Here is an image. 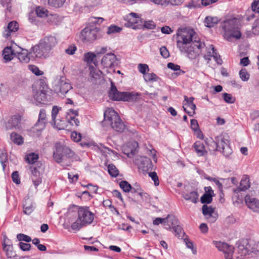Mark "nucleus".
<instances>
[{
    "label": "nucleus",
    "mask_w": 259,
    "mask_h": 259,
    "mask_svg": "<svg viewBox=\"0 0 259 259\" xmlns=\"http://www.w3.org/2000/svg\"><path fill=\"white\" fill-rule=\"evenodd\" d=\"M202 210L203 214L207 217L209 222L213 223L216 221L217 218L215 216L214 209L212 207L204 204L202 206Z\"/></svg>",
    "instance_id": "22"
},
{
    "label": "nucleus",
    "mask_w": 259,
    "mask_h": 259,
    "mask_svg": "<svg viewBox=\"0 0 259 259\" xmlns=\"http://www.w3.org/2000/svg\"><path fill=\"white\" fill-rule=\"evenodd\" d=\"M57 44L55 37L53 36H46L41 39L39 43L31 48L30 53L31 57L37 59H46L49 57L51 50Z\"/></svg>",
    "instance_id": "2"
},
{
    "label": "nucleus",
    "mask_w": 259,
    "mask_h": 259,
    "mask_svg": "<svg viewBox=\"0 0 259 259\" xmlns=\"http://www.w3.org/2000/svg\"><path fill=\"white\" fill-rule=\"evenodd\" d=\"M66 0H48L49 5L55 8L62 7Z\"/></svg>",
    "instance_id": "41"
},
{
    "label": "nucleus",
    "mask_w": 259,
    "mask_h": 259,
    "mask_svg": "<svg viewBox=\"0 0 259 259\" xmlns=\"http://www.w3.org/2000/svg\"><path fill=\"white\" fill-rule=\"evenodd\" d=\"M138 69L139 71L144 76L147 73L146 72L149 70V66L146 64H139L138 65Z\"/></svg>",
    "instance_id": "52"
},
{
    "label": "nucleus",
    "mask_w": 259,
    "mask_h": 259,
    "mask_svg": "<svg viewBox=\"0 0 259 259\" xmlns=\"http://www.w3.org/2000/svg\"><path fill=\"white\" fill-rule=\"evenodd\" d=\"M101 64L105 68H111L114 67L118 65L116 56L113 53H108L103 57Z\"/></svg>",
    "instance_id": "16"
},
{
    "label": "nucleus",
    "mask_w": 259,
    "mask_h": 259,
    "mask_svg": "<svg viewBox=\"0 0 259 259\" xmlns=\"http://www.w3.org/2000/svg\"><path fill=\"white\" fill-rule=\"evenodd\" d=\"M212 243L219 251H222L226 259H233L234 247L222 241H213Z\"/></svg>",
    "instance_id": "14"
},
{
    "label": "nucleus",
    "mask_w": 259,
    "mask_h": 259,
    "mask_svg": "<svg viewBox=\"0 0 259 259\" xmlns=\"http://www.w3.org/2000/svg\"><path fill=\"white\" fill-rule=\"evenodd\" d=\"M35 204L29 197L25 198L23 203V212L26 214H30L35 208Z\"/></svg>",
    "instance_id": "23"
},
{
    "label": "nucleus",
    "mask_w": 259,
    "mask_h": 259,
    "mask_svg": "<svg viewBox=\"0 0 259 259\" xmlns=\"http://www.w3.org/2000/svg\"><path fill=\"white\" fill-rule=\"evenodd\" d=\"M130 191L132 193H137L139 195L140 193L142 191V189L140 184L136 183L133 186H132V189Z\"/></svg>",
    "instance_id": "57"
},
{
    "label": "nucleus",
    "mask_w": 259,
    "mask_h": 259,
    "mask_svg": "<svg viewBox=\"0 0 259 259\" xmlns=\"http://www.w3.org/2000/svg\"><path fill=\"white\" fill-rule=\"evenodd\" d=\"M1 4L7 8V10L10 12L12 7L11 0H1Z\"/></svg>",
    "instance_id": "60"
},
{
    "label": "nucleus",
    "mask_w": 259,
    "mask_h": 259,
    "mask_svg": "<svg viewBox=\"0 0 259 259\" xmlns=\"http://www.w3.org/2000/svg\"><path fill=\"white\" fill-rule=\"evenodd\" d=\"M119 186L124 192H130L132 189V185L126 181H121Z\"/></svg>",
    "instance_id": "46"
},
{
    "label": "nucleus",
    "mask_w": 259,
    "mask_h": 259,
    "mask_svg": "<svg viewBox=\"0 0 259 259\" xmlns=\"http://www.w3.org/2000/svg\"><path fill=\"white\" fill-rule=\"evenodd\" d=\"M220 20L217 17L207 16L204 19L205 26L208 28L213 27L217 25Z\"/></svg>",
    "instance_id": "29"
},
{
    "label": "nucleus",
    "mask_w": 259,
    "mask_h": 259,
    "mask_svg": "<svg viewBox=\"0 0 259 259\" xmlns=\"http://www.w3.org/2000/svg\"><path fill=\"white\" fill-rule=\"evenodd\" d=\"M72 89L69 80L65 76L60 77L54 86V91L59 96L64 95Z\"/></svg>",
    "instance_id": "11"
},
{
    "label": "nucleus",
    "mask_w": 259,
    "mask_h": 259,
    "mask_svg": "<svg viewBox=\"0 0 259 259\" xmlns=\"http://www.w3.org/2000/svg\"><path fill=\"white\" fill-rule=\"evenodd\" d=\"M160 52L161 55L164 58H167L169 56V52L165 47H162L160 48Z\"/></svg>",
    "instance_id": "62"
},
{
    "label": "nucleus",
    "mask_w": 259,
    "mask_h": 259,
    "mask_svg": "<svg viewBox=\"0 0 259 259\" xmlns=\"http://www.w3.org/2000/svg\"><path fill=\"white\" fill-rule=\"evenodd\" d=\"M144 79L146 82H155L158 80L159 77L154 73H147L144 76Z\"/></svg>",
    "instance_id": "37"
},
{
    "label": "nucleus",
    "mask_w": 259,
    "mask_h": 259,
    "mask_svg": "<svg viewBox=\"0 0 259 259\" xmlns=\"http://www.w3.org/2000/svg\"><path fill=\"white\" fill-rule=\"evenodd\" d=\"M208 145L213 151L222 152L226 157H229L233 152L230 146L229 136L226 134L215 137L211 140V144Z\"/></svg>",
    "instance_id": "4"
},
{
    "label": "nucleus",
    "mask_w": 259,
    "mask_h": 259,
    "mask_svg": "<svg viewBox=\"0 0 259 259\" xmlns=\"http://www.w3.org/2000/svg\"><path fill=\"white\" fill-rule=\"evenodd\" d=\"M8 239L4 238L3 243L4 250L6 252V254L9 259H16V252L14 249V247L12 244H9Z\"/></svg>",
    "instance_id": "19"
},
{
    "label": "nucleus",
    "mask_w": 259,
    "mask_h": 259,
    "mask_svg": "<svg viewBox=\"0 0 259 259\" xmlns=\"http://www.w3.org/2000/svg\"><path fill=\"white\" fill-rule=\"evenodd\" d=\"M47 122L46 111L45 109H41L39 111L37 121L32 127L33 131L34 132L35 131L37 132H41L46 127Z\"/></svg>",
    "instance_id": "15"
},
{
    "label": "nucleus",
    "mask_w": 259,
    "mask_h": 259,
    "mask_svg": "<svg viewBox=\"0 0 259 259\" xmlns=\"http://www.w3.org/2000/svg\"><path fill=\"white\" fill-rule=\"evenodd\" d=\"M250 186L249 177L247 176L243 177L241 180L239 186L238 188L239 191H244L248 189Z\"/></svg>",
    "instance_id": "30"
},
{
    "label": "nucleus",
    "mask_w": 259,
    "mask_h": 259,
    "mask_svg": "<svg viewBox=\"0 0 259 259\" xmlns=\"http://www.w3.org/2000/svg\"><path fill=\"white\" fill-rule=\"evenodd\" d=\"M11 45L16 44L14 40H11ZM2 56L4 59V63H8L12 60L16 56V53L14 50L12 49V46H7L3 50Z\"/></svg>",
    "instance_id": "17"
},
{
    "label": "nucleus",
    "mask_w": 259,
    "mask_h": 259,
    "mask_svg": "<svg viewBox=\"0 0 259 259\" xmlns=\"http://www.w3.org/2000/svg\"><path fill=\"white\" fill-rule=\"evenodd\" d=\"M245 202L249 208L254 212H259V200L246 195L245 197Z\"/></svg>",
    "instance_id": "20"
},
{
    "label": "nucleus",
    "mask_w": 259,
    "mask_h": 259,
    "mask_svg": "<svg viewBox=\"0 0 259 259\" xmlns=\"http://www.w3.org/2000/svg\"><path fill=\"white\" fill-rule=\"evenodd\" d=\"M39 156L37 154L32 152L28 154L26 157V161L29 164H34L38 160Z\"/></svg>",
    "instance_id": "35"
},
{
    "label": "nucleus",
    "mask_w": 259,
    "mask_h": 259,
    "mask_svg": "<svg viewBox=\"0 0 259 259\" xmlns=\"http://www.w3.org/2000/svg\"><path fill=\"white\" fill-rule=\"evenodd\" d=\"M144 26L146 28L153 29L155 28L156 24L153 21H147L145 22Z\"/></svg>",
    "instance_id": "63"
},
{
    "label": "nucleus",
    "mask_w": 259,
    "mask_h": 259,
    "mask_svg": "<svg viewBox=\"0 0 259 259\" xmlns=\"http://www.w3.org/2000/svg\"><path fill=\"white\" fill-rule=\"evenodd\" d=\"M108 171L112 177L116 178L119 175V171L113 164H110L108 165Z\"/></svg>",
    "instance_id": "39"
},
{
    "label": "nucleus",
    "mask_w": 259,
    "mask_h": 259,
    "mask_svg": "<svg viewBox=\"0 0 259 259\" xmlns=\"http://www.w3.org/2000/svg\"><path fill=\"white\" fill-rule=\"evenodd\" d=\"M184 241L186 244V245L188 248H190L191 249L193 254H196L197 253V249L196 248L194 247V244L192 241H190L189 238H188V236H186V237L184 238Z\"/></svg>",
    "instance_id": "47"
},
{
    "label": "nucleus",
    "mask_w": 259,
    "mask_h": 259,
    "mask_svg": "<svg viewBox=\"0 0 259 259\" xmlns=\"http://www.w3.org/2000/svg\"><path fill=\"white\" fill-rule=\"evenodd\" d=\"M205 179L207 180H209L210 181H211L212 182H214L218 186V188L220 191L221 193H222L223 194V185L222 183H221L219 180H218L217 179L215 178H211L210 177H206Z\"/></svg>",
    "instance_id": "50"
},
{
    "label": "nucleus",
    "mask_w": 259,
    "mask_h": 259,
    "mask_svg": "<svg viewBox=\"0 0 259 259\" xmlns=\"http://www.w3.org/2000/svg\"><path fill=\"white\" fill-rule=\"evenodd\" d=\"M16 32V21L10 22L3 33V36L7 39H10L11 33Z\"/></svg>",
    "instance_id": "26"
},
{
    "label": "nucleus",
    "mask_w": 259,
    "mask_h": 259,
    "mask_svg": "<svg viewBox=\"0 0 259 259\" xmlns=\"http://www.w3.org/2000/svg\"><path fill=\"white\" fill-rule=\"evenodd\" d=\"M17 240L20 242L25 241L26 242L29 243L31 241L32 239L28 235L22 233H20L17 234Z\"/></svg>",
    "instance_id": "51"
},
{
    "label": "nucleus",
    "mask_w": 259,
    "mask_h": 259,
    "mask_svg": "<svg viewBox=\"0 0 259 259\" xmlns=\"http://www.w3.org/2000/svg\"><path fill=\"white\" fill-rule=\"evenodd\" d=\"M122 28L117 25L112 24L108 28L107 33L109 35L119 33L122 30Z\"/></svg>",
    "instance_id": "45"
},
{
    "label": "nucleus",
    "mask_w": 259,
    "mask_h": 259,
    "mask_svg": "<svg viewBox=\"0 0 259 259\" xmlns=\"http://www.w3.org/2000/svg\"><path fill=\"white\" fill-rule=\"evenodd\" d=\"M51 92L47 85L42 87V89L37 91L34 95V98L36 102L46 104L51 100Z\"/></svg>",
    "instance_id": "12"
},
{
    "label": "nucleus",
    "mask_w": 259,
    "mask_h": 259,
    "mask_svg": "<svg viewBox=\"0 0 259 259\" xmlns=\"http://www.w3.org/2000/svg\"><path fill=\"white\" fill-rule=\"evenodd\" d=\"M72 207L77 208L78 217L71 227H83L90 225L94 220V213L88 206H78L72 205Z\"/></svg>",
    "instance_id": "7"
},
{
    "label": "nucleus",
    "mask_w": 259,
    "mask_h": 259,
    "mask_svg": "<svg viewBox=\"0 0 259 259\" xmlns=\"http://www.w3.org/2000/svg\"><path fill=\"white\" fill-rule=\"evenodd\" d=\"M8 161L7 153L5 150H0V162L3 166V169L5 170L7 165L6 162Z\"/></svg>",
    "instance_id": "38"
},
{
    "label": "nucleus",
    "mask_w": 259,
    "mask_h": 259,
    "mask_svg": "<svg viewBox=\"0 0 259 259\" xmlns=\"http://www.w3.org/2000/svg\"><path fill=\"white\" fill-rule=\"evenodd\" d=\"M128 22L132 24H136L138 22V21L140 19V17L138 16V15L135 13H131L129 14L127 17Z\"/></svg>",
    "instance_id": "48"
},
{
    "label": "nucleus",
    "mask_w": 259,
    "mask_h": 259,
    "mask_svg": "<svg viewBox=\"0 0 259 259\" xmlns=\"http://www.w3.org/2000/svg\"><path fill=\"white\" fill-rule=\"evenodd\" d=\"M74 153L68 147L61 145L60 143H56L54 146L53 151V158L58 163H63L65 160L68 159V163L67 166H70Z\"/></svg>",
    "instance_id": "6"
},
{
    "label": "nucleus",
    "mask_w": 259,
    "mask_h": 259,
    "mask_svg": "<svg viewBox=\"0 0 259 259\" xmlns=\"http://www.w3.org/2000/svg\"><path fill=\"white\" fill-rule=\"evenodd\" d=\"M28 67L29 69L37 76L41 75L44 73L42 71L39 70L38 67L35 65H30Z\"/></svg>",
    "instance_id": "55"
},
{
    "label": "nucleus",
    "mask_w": 259,
    "mask_h": 259,
    "mask_svg": "<svg viewBox=\"0 0 259 259\" xmlns=\"http://www.w3.org/2000/svg\"><path fill=\"white\" fill-rule=\"evenodd\" d=\"M96 55L92 52H88L85 53L84 55V61L87 62L88 63H94V64L96 65L94 61Z\"/></svg>",
    "instance_id": "43"
},
{
    "label": "nucleus",
    "mask_w": 259,
    "mask_h": 259,
    "mask_svg": "<svg viewBox=\"0 0 259 259\" xmlns=\"http://www.w3.org/2000/svg\"><path fill=\"white\" fill-rule=\"evenodd\" d=\"M102 72L97 70L94 67L90 68V76L91 77L92 81H93V79L97 80L100 78Z\"/></svg>",
    "instance_id": "42"
},
{
    "label": "nucleus",
    "mask_w": 259,
    "mask_h": 259,
    "mask_svg": "<svg viewBox=\"0 0 259 259\" xmlns=\"http://www.w3.org/2000/svg\"><path fill=\"white\" fill-rule=\"evenodd\" d=\"M78 116V110H75L72 109L69 110L66 116L68 122L72 125L76 127L79 125L80 121L76 116Z\"/></svg>",
    "instance_id": "21"
},
{
    "label": "nucleus",
    "mask_w": 259,
    "mask_h": 259,
    "mask_svg": "<svg viewBox=\"0 0 259 259\" xmlns=\"http://www.w3.org/2000/svg\"><path fill=\"white\" fill-rule=\"evenodd\" d=\"M16 127V115H13L6 123L7 130H12Z\"/></svg>",
    "instance_id": "36"
},
{
    "label": "nucleus",
    "mask_w": 259,
    "mask_h": 259,
    "mask_svg": "<svg viewBox=\"0 0 259 259\" xmlns=\"http://www.w3.org/2000/svg\"><path fill=\"white\" fill-rule=\"evenodd\" d=\"M224 100L227 103L232 104L235 102V99L232 96L228 93H224L223 94Z\"/></svg>",
    "instance_id": "54"
},
{
    "label": "nucleus",
    "mask_w": 259,
    "mask_h": 259,
    "mask_svg": "<svg viewBox=\"0 0 259 259\" xmlns=\"http://www.w3.org/2000/svg\"><path fill=\"white\" fill-rule=\"evenodd\" d=\"M182 196L186 200L190 201L193 203H196L198 202L199 195L196 191H192L190 192H184Z\"/></svg>",
    "instance_id": "27"
},
{
    "label": "nucleus",
    "mask_w": 259,
    "mask_h": 259,
    "mask_svg": "<svg viewBox=\"0 0 259 259\" xmlns=\"http://www.w3.org/2000/svg\"><path fill=\"white\" fill-rule=\"evenodd\" d=\"M20 248L24 251H29L31 249V245L29 243H24L23 242H20L18 244Z\"/></svg>",
    "instance_id": "56"
},
{
    "label": "nucleus",
    "mask_w": 259,
    "mask_h": 259,
    "mask_svg": "<svg viewBox=\"0 0 259 259\" xmlns=\"http://www.w3.org/2000/svg\"><path fill=\"white\" fill-rule=\"evenodd\" d=\"M100 28L91 26L84 28L81 31L80 38L83 42H92L98 37V33Z\"/></svg>",
    "instance_id": "10"
},
{
    "label": "nucleus",
    "mask_w": 259,
    "mask_h": 259,
    "mask_svg": "<svg viewBox=\"0 0 259 259\" xmlns=\"http://www.w3.org/2000/svg\"><path fill=\"white\" fill-rule=\"evenodd\" d=\"M193 147L198 156H204L207 154L204 144L200 141H196L193 144Z\"/></svg>",
    "instance_id": "24"
},
{
    "label": "nucleus",
    "mask_w": 259,
    "mask_h": 259,
    "mask_svg": "<svg viewBox=\"0 0 259 259\" xmlns=\"http://www.w3.org/2000/svg\"><path fill=\"white\" fill-rule=\"evenodd\" d=\"M210 47H211L212 57L218 64L221 65L223 63V61L220 55L217 53V50L214 49V47L212 45H210Z\"/></svg>",
    "instance_id": "44"
},
{
    "label": "nucleus",
    "mask_w": 259,
    "mask_h": 259,
    "mask_svg": "<svg viewBox=\"0 0 259 259\" xmlns=\"http://www.w3.org/2000/svg\"><path fill=\"white\" fill-rule=\"evenodd\" d=\"M194 98L191 97L188 98L187 96H184V105H186L189 107L193 111H195L196 109L195 104L193 103Z\"/></svg>",
    "instance_id": "34"
},
{
    "label": "nucleus",
    "mask_w": 259,
    "mask_h": 259,
    "mask_svg": "<svg viewBox=\"0 0 259 259\" xmlns=\"http://www.w3.org/2000/svg\"><path fill=\"white\" fill-rule=\"evenodd\" d=\"M201 202L203 204H206L210 203L212 201V195L208 194H204L200 198Z\"/></svg>",
    "instance_id": "49"
},
{
    "label": "nucleus",
    "mask_w": 259,
    "mask_h": 259,
    "mask_svg": "<svg viewBox=\"0 0 259 259\" xmlns=\"http://www.w3.org/2000/svg\"><path fill=\"white\" fill-rule=\"evenodd\" d=\"M239 74L242 81H246L249 79V74L247 72L246 69H242L240 70Z\"/></svg>",
    "instance_id": "53"
},
{
    "label": "nucleus",
    "mask_w": 259,
    "mask_h": 259,
    "mask_svg": "<svg viewBox=\"0 0 259 259\" xmlns=\"http://www.w3.org/2000/svg\"><path fill=\"white\" fill-rule=\"evenodd\" d=\"M170 231L172 232L176 236L179 238L183 239L186 235L182 228H168Z\"/></svg>",
    "instance_id": "32"
},
{
    "label": "nucleus",
    "mask_w": 259,
    "mask_h": 259,
    "mask_svg": "<svg viewBox=\"0 0 259 259\" xmlns=\"http://www.w3.org/2000/svg\"><path fill=\"white\" fill-rule=\"evenodd\" d=\"M138 143L136 141L128 143L122 148L123 153L128 157L132 158L138 152Z\"/></svg>",
    "instance_id": "18"
},
{
    "label": "nucleus",
    "mask_w": 259,
    "mask_h": 259,
    "mask_svg": "<svg viewBox=\"0 0 259 259\" xmlns=\"http://www.w3.org/2000/svg\"><path fill=\"white\" fill-rule=\"evenodd\" d=\"M71 138L74 141L78 142L81 140V135L80 133L74 131L71 133Z\"/></svg>",
    "instance_id": "59"
},
{
    "label": "nucleus",
    "mask_w": 259,
    "mask_h": 259,
    "mask_svg": "<svg viewBox=\"0 0 259 259\" xmlns=\"http://www.w3.org/2000/svg\"><path fill=\"white\" fill-rule=\"evenodd\" d=\"M167 68L174 71H179L176 74L178 75H182L185 73V71L180 69V66L175 64L173 63L169 62L167 65Z\"/></svg>",
    "instance_id": "40"
},
{
    "label": "nucleus",
    "mask_w": 259,
    "mask_h": 259,
    "mask_svg": "<svg viewBox=\"0 0 259 259\" xmlns=\"http://www.w3.org/2000/svg\"><path fill=\"white\" fill-rule=\"evenodd\" d=\"M153 224L155 226L161 224L168 227H180L179 220L172 214H169L166 218H157L153 221Z\"/></svg>",
    "instance_id": "13"
},
{
    "label": "nucleus",
    "mask_w": 259,
    "mask_h": 259,
    "mask_svg": "<svg viewBox=\"0 0 259 259\" xmlns=\"http://www.w3.org/2000/svg\"><path fill=\"white\" fill-rule=\"evenodd\" d=\"M35 12L38 17L42 18L47 17L48 16L49 13L47 9L41 6L36 7Z\"/></svg>",
    "instance_id": "31"
},
{
    "label": "nucleus",
    "mask_w": 259,
    "mask_h": 259,
    "mask_svg": "<svg viewBox=\"0 0 259 259\" xmlns=\"http://www.w3.org/2000/svg\"><path fill=\"white\" fill-rule=\"evenodd\" d=\"M201 0H190L186 4L185 7L189 9H196L201 7Z\"/></svg>",
    "instance_id": "33"
},
{
    "label": "nucleus",
    "mask_w": 259,
    "mask_h": 259,
    "mask_svg": "<svg viewBox=\"0 0 259 259\" xmlns=\"http://www.w3.org/2000/svg\"><path fill=\"white\" fill-rule=\"evenodd\" d=\"M177 47L180 51L190 60L196 59L204 51L203 58L207 63L212 57L211 47H206L205 43L197 37L193 29L179 28L177 31Z\"/></svg>",
    "instance_id": "1"
},
{
    "label": "nucleus",
    "mask_w": 259,
    "mask_h": 259,
    "mask_svg": "<svg viewBox=\"0 0 259 259\" xmlns=\"http://www.w3.org/2000/svg\"><path fill=\"white\" fill-rule=\"evenodd\" d=\"M60 108L57 106H54L53 107L52 110V121H51V124L54 126V127L58 129L59 130H63L64 128V125L63 123H57L56 118L58 114Z\"/></svg>",
    "instance_id": "25"
},
{
    "label": "nucleus",
    "mask_w": 259,
    "mask_h": 259,
    "mask_svg": "<svg viewBox=\"0 0 259 259\" xmlns=\"http://www.w3.org/2000/svg\"><path fill=\"white\" fill-rule=\"evenodd\" d=\"M236 257L243 258L251 253L259 256V240L256 241L252 238H242L237 243Z\"/></svg>",
    "instance_id": "3"
},
{
    "label": "nucleus",
    "mask_w": 259,
    "mask_h": 259,
    "mask_svg": "<svg viewBox=\"0 0 259 259\" xmlns=\"http://www.w3.org/2000/svg\"><path fill=\"white\" fill-rule=\"evenodd\" d=\"M104 117L105 124H109L115 132L122 133L126 128V125L117 113L112 108H109L104 112Z\"/></svg>",
    "instance_id": "5"
},
{
    "label": "nucleus",
    "mask_w": 259,
    "mask_h": 259,
    "mask_svg": "<svg viewBox=\"0 0 259 259\" xmlns=\"http://www.w3.org/2000/svg\"><path fill=\"white\" fill-rule=\"evenodd\" d=\"M149 176L151 178L154 183V185L157 186L159 185V181L157 175V173L155 171L150 172L149 173Z\"/></svg>",
    "instance_id": "58"
},
{
    "label": "nucleus",
    "mask_w": 259,
    "mask_h": 259,
    "mask_svg": "<svg viewBox=\"0 0 259 259\" xmlns=\"http://www.w3.org/2000/svg\"><path fill=\"white\" fill-rule=\"evenodd\" d=\"M251 8L253 12L259 13V1H254L251 4Z\"/></svg>",
    "instance_id": "64"
},
{
    "label": "nucleus",
    "mask_w": 259,
    "mask_h": 259,
    "mask_svg": "<svg viewBox=\"0 0 259 259\" xmlns=\"http://www.w3.org/2000/svg\"><path fill=\"white\" fill-rule=\"evenodd\" d=\"M17 48L21 51V52L17 50V59H19L21 63H28L30 60L28 57V51L25 49H23L17 45Z\"/></svg>",
    "instance_id": "28"
},
{
    "label": "nucleus",
    "mask_w": 259,
    "mask_h": 259,
    "mask_svg": "<svg viewBox=\"0 0 259 259\" xmlns=\"http://www.w3.org/2000/svg\"><path fill=\"white\" fill-rule=\"evenodd\" d=\"M139 96L140 94L138 93L119 92L117 90L114 83L112 81L111 82V88L109 91V97L112 100L134 102L137 101L138 97Z\"/></svg>",
    "instance_id": "8"
},
{
    "label": "nucleus",
    "mask_w": 259,
    "mask_h": 259,
    "mask_svg": "<svg viewBox=\"0 0 259 259\" xmlns=\"http://www.w3.org/2000/svg\"><path fill=\"white\" fill-rule=\"evenodd\" d=\"M76 50V47L74 45H70L68 48L65 50V53L68 55H73Z\"/></svg>",
    "instance_id": "61"
},
{
    "label": "nucleus",
    "mask_w": 259,
    "mask_h": 259,
    "mask_svg": "<svg viewBox=\"0 0 259 259\" xmlns=\"http://www.w3.org/2000/svg\"><path fill=\"white\" fill-rule=\"evenodd\" d=\"M221 27L224 31V35L228 38L231 37L239 39L241 34L239 30L237 20L235 18L224 21L221 23Z\"/></svg>",
    "instance_id": "9"
}]
</instances>
